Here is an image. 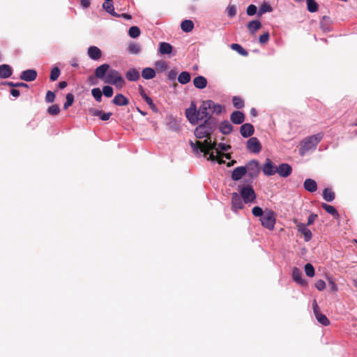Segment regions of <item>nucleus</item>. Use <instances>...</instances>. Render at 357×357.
Masks as SVG:
<instances>
[{"label":"nucleus","mask_w":357,"mask_h":357,"mask_svg":"<svg viewBox=\"0 0 357 357\" xmlns=\"http://www.w3.org/2000/svg\"><path fill=\"white\" fill-rule=\"evenodd\" d=\"M317 218V215L316 214H311L309 217H308V219H307V225H311L314 223V222L315 221L316 218Z\"/></svg>","instance_id":"nucleus-61"},{"label":"nucleus","mask_w":357,"mask_h":357,"mask_svg":"<svg viewBox=\"0 0 357 357\" xmlns=\"http://www.w3.org/2000/svg\"><path fill=\"white\" fill-rule=\"evenodd\" d=\"M304 189L310 192H314L317 190V182L312 178H307L303 183Z\"/></svg>","instance_id":"nucleus-20"},{"label":"nucleus","mask_w":357,"mask_h":357,"mask_svg":"<svg viewBox=\"0 0 357 357\" xmlns=\"http://www.w3.org/2000/svg\"><path fill=\"white\" fill-rule=\"evenodd\" d=\"M104 82L114 85L118 89L123 88L126 84V81L119 72L114 69L108 71Z\"/></svg>","instance_id":"nucleus-4"},{"label":"nucleus","mask_w":357,"mask_h":357,"mask_svg":"<svg viewBox=\"0 0 357 357\" xmlns=\"http://www.w3.org/2000/svg\"><path fill=\"white\" fill-rule=\"evenodd\" d=\"M272 10L273 8L271 7V6L268 3L264 1L260 6L259 11L257 13V15L260 17L266 13L272 12Z\"/></svg>","instance_id":"nucleus-34"},{"label":"nucleus","mask_w":357,"mask_h":357,"mask_svg":"<svg viewBox=\"0 0 357 357\" xmlns=\"http://www.w3.org/2000/svg\"><path fill=\"white\" fill-rule=\"evenodd\" d=\"M292 278L293 280L298 284L301 285L306 284V282L302 278V271L296 267L293 268Z\"/></svg>","instance_id":"nucleus-21"},{"label":"nucleus","mask_w":357,"mask_h":357,"mask_svg":"<svg viewBox=\"0 0 357 357\" xmlns=\"http://www.w3.org/2000/svg\"><path fill=\"white\" fill-rule=\"evenodd\" d=\"M173 47L168 43H160L159 52L161 54H169L172 52Z\"/></svg>","instance_id":"nucleus-31"},{"label":"nucleus","mask_w":357,"mask_h":357,"mask_svg":"<svg viewBox=\"0 0 357 357\" xmlns=\"http://www.w3.org/2000/svg\"><path fill=\"white\" fill-rule=\"evenodd\" d=\"M242 198L237 192H233L231 194V209L234 212H237L238 210L242 209L244 207Z\"/></svg>","instance_id":"nucleus-11"},{"label":"nucleus","mask_w":357,"mask_h":357,"mask_svg":"<svg viewBox=\"0 0 357 357\" xmlns=\"http://www.w3.org/2000/svg\"><path fill=\"white\" fill-rule=\"evenodd\" d=\"M252 213L253 215L255 217H261L264 214V211L259 206H255L252 209Z\"/></svg>","instance_id":"nucleus-51"},{"label":"nucleus","mask_w":357,"mask_h":357,"mask_svg":"<svg viewBox=\"0 0 357 357\" xmlns=\"http://www.w3.org/2000/svg\"><path fill=\"white\" fill-rule=\"evenodd\" d=\"M277 167L269 158H266L264 164L261 167V170L264 175L267 176H273L276 173Z\"/></svg>","instance_id":"nucleus-10"},{"label":"nucleus","mask_w":357,"mask_h":357,"mask_svg":"<svg viewBox=\"0 0 357 357\" xmlns=\"http://www.w3.org/2000/svg\"><path fill=\"white\" fill-rule=\"evenodd\" d=\"M91 94L97 102H101L102 92L99 88H94L91 91Z\"/></svg>","instance_id":"nucleus-42"},{"label":"nucleus","mask_w":357,"mask_h":357,"mask_svg":"<svg viewBox=\"0 0 357 357\" xmlns=\"http://www.w3.org/2000/svg\"><path fill=\"white\" fill-rule=\"evenodd\" d=\"M270 38V35L268 32H265L263 34H261L259 38V42L261 44H266Z\"/></svg>","instance_id":"nucleus-54"},{"label":"nucleus","mask_w":357,"mask_h":357,"mask_svg":"<svg viewBox=\"0 0 357 357\" xmlns=\"http://www.w3.org/2000/svg\"><path fill=\"white\" fill-rule=\"evenodd\" d=\"M261 225L265 228L273 230L275 224V213L271 210H266L260 218Z\"/></svg>","instance_id":"nucleus-6"},{"label":"nucleus","mask_w":357,"mask_h":357,"mask_svg":"<svg viewBox=\"0 0 357 357\" xmlns=\"http://www.w3.org/2000/svg\"><path fill=\"white\" fill-rule=\"evenodd\" d=\"M247 27L250 33L253 35L257 30L261 29V23L259 20H252L248 24Z\"/></svg>","instance_id":"nucleus-27"},{"label":"nucleus","mask_w":357,"mask_h":357,"mask_svg":"<svg viewBox=\"0 0 357 357\" xmlns=\"http://www.w3.org/2000/svg\"><path fill=\"white\" fill-rule=\"evenodd\" d=\"M146 102L150 106L151 109L154 112H157V107L153 103L152 99L150 97H146L145 98Z\"/></svg>","instance_id":"nucleus-57"},{"label":"nucleus","mask_w":357,"mask_h":357,"mask_svg":"<svg viewBox=\"0 0 357 357\" xmlns=\"http://www.w3.org/2000/svg\"><path fill=\"white\" fill-rule=\"evenodd\" d=\"M194 86L199 89H203L207 85V79L203 76H197L193 79Z\"/></svg>","instance_id":"nucleus-26"},{"label":"nucleus","mask_w":357,"mask_h":357,"mask_svg":"<svg viewBox=\"0 0 357 357\" xmlns=\"http://www.w3.org/2000/svg\"><path fill=\"white\" fill-rule=\"evenodd\" d=\"M247 149L253 153H259L261 151V144L257 137L250 138L246 144Z\"/></svg>","instance_id":"nucleus-9"},{"label":"nucleus","mask_w":357,"mask_h":357,"mask_svg":"<svg viewBox=\"0 0 357 357\" xmlns=\"http://www.w3.org/2000/svg\"><path fill=\"white\" fill-rule=\"evenodd\" d=\"M214 149L215 150L217 155H214L213 152L211 153H208V154H209V157L208 158V160L211 161H218L219 164L225 163V161L220 156V153L219 150L215 147Z\"/></svg>","instance_id":"nucleus-37"},{"label":"nucleus","mask_w":357,"mask_h":357,"mask_svg":"<svg viewBox=\"0 0 357 357\" xmlns=\"http://www.w3.org/2000/svg\"><path fill=\"white\" fill-rule=\"evenodd\" d=\"M245 167L247 169V174L251 180L256 178L260 172L259 162L256 160H252L247 162Z\"/></svg>","instance_id":"nucleus-7"},{"label":"nucleus","mask_w":357,"mask_h":357,"mask_svg":"<svg viewBox=\"0 0 357 357\" xmlns=\"http://www.w3.org/2000/svg\"><path fill=\"white\" fill-rule=\"evenodd\" d=\"M194 28V23L190 20H185L181 24V29L183 31L188 33L192 31Z\"/></svg>","instance_id":"nucleus-30"},{"label":"nucleus","mask_w":357,"mask_h":357,"mask_svg":"<svg viewBox=\"0 0 357 357\" xmlns=\"http://www.w3.org/2000/svg\"><path fill=\"white\" fill-rule=\"evenodd\" d=\"M102 8L112 16H118V13L114 11L112 0H105Z\"/></svg>","instance_id":"nucleus-29"},{"label":"nucleus","mask_w":357,"mask_h":357,"mask_svg":"<svg viewBox=\"0 0 357 357\" xmlns=\"http://www.w3.org/2000/svg\"><path fill=\"white\" fill-rule=\"evenodd\" d=\"M232 103L234 105V107L236 109H241L244 107V102L243 100L238 96H234L232 98Z\"/></svg>","instance_id":"nucleus-41"},{"label":"nucleus","mask_w":357,"mask_h":357,"mask_svg":"<svg viewBox=\"0 0 357 357\" xmlns=\"http://www.w3.org/2000/svg\"><path fill=\"white\" fill-rule=\"evenodd\" d=\"M74 102V96L73 93H68L66 95V101L63 105V108L67 109L70 106L73 105Z\"/></svg>","instance_id":"nucleus-46"},{"label":"nucleus","mask_w":357,"mask_h":357,"mask_svg":"<svg viewBox=\"0 0 357 357\" xmlns=\"http://www.w3.org/2000/svg\"><path fill=\"white\" fill-rule=\"evenodd\" d=\"M240 196L245 204L254 202L256 199V193L250 185L239 186Z\"/></svg>","instance_id":"nucleus-5"},{"label":"nucleus","mask_w":357,"mask_h":357,"mask_svg":"<svg viewBox=\"0 0 357 357\" xmlns=\"http://www.w3.org/2000/svg\"><path fill=\"white\" fill-rule=\"evenodd\" d=\"M37 77V72L33 69H29L22 72L20 78L26 82H32Z\"/></svg>","instance_id":"nucleus-13"},{"label":"nucleus","mask_w":357,"mask_h":357,"mask_svg":"<svg viewBox=\"0 0 357 357\" xmlns=\"http://www.w3.org/2000/svg\"><path fill=\"white\" fill-rule=\"evenodd\" d=\"M55 99V95L51 91H48L46 93L45 101L47 102H53Z\"/></svg>","instance_id":"nucleus-55"},{"label":"nucleus","mask_w":357,"mask_h":357,"mask_svg":"<svg viewBox=\"0 0 357 357\" xmlns=\"http://www.w3.org/2000/svg\"><path fill=\"white\" fill-rule=\"evenodd\" d=\"M220 131L224 135H229L233 130L232 125L228 121H224L219 126Z\"/></svg>","instance_id":"nucleus-25"},{"label":"nucleus","mask_w":357,"mask_h":357,"mask_svg":"<svg viewBox=\"0 0 357 357\" xmlns=\"http://www.w3.org/2000/svg\"><path fill=\"white\" fill-rule=\"evenodd\" d=\"M231 148V146L229 145H227L225 144H223V143H220L218 144V149H220L222 151H228L229 149Z\"/></svg>","instance_id":"nucleus-63"},{"label":"nucleus","mask_w":357,"mask_h":357,"mask_svg":"<svg viewBox=\"0 0 357 357\" xmlns=\"http://www.w3.org/2000/svg\"><path fill=\"white\" fill-rule=\"evenodd\" d=\"M112 102L118 106H126L128 105L129 100L123 94L119 93L114 96Z\"/></svg>","instance_id":"nucleus-23"},{"label":"nucleus","mask_w":357,"mask_h":357,"mask_svg":"<svg viewBox=\"0 0 357 357\" xmlns=\"http://www.w3.org/2000/svg\"><path fill=\"white\" fill-rule=\"evenodd\" d=\"M112 114L111 112L104 113L101 112V114L99 117L102 121H107L110 118Z\"/></svg>","instance_id":"nucleus-60"},{"label":"nucleus","mask_w":357,"mask_h":357,"mask_svg":"<svg viewBox=\"0 0 357 357\" xmlns=\"http://www.w3.org/2000/svg\"><path fill=\"white\" fill-rule=\"evenodd\" d=\"M328 285L332 291L335 292L337 290V287L333 280H329Z\"/></svg>","instance_id":"nucleus-62"},{"label":"nucleus","mask_w":357,"mask_h":357,"mask_svg":"<svg viewBox=\"0 0 357 357\" xmlns=\"http://www.w3.org/2000/svg\"><path fill=\"white\" fill-rule=\"evenodd\" d=\"M255 132L254 126L250 123L243 124L240 128L241 135L243 137H249L253 135Z\"/></svg>","instance_id":"nucleus-14"},{"label":"nucleus","mask_w":357,"mask_h":357,"mask_svg":"<svg viewBox=\"0 0 357 357\" xmlns=\"http://www.w3.org/2000/svg\"><path fill=\"white\" fill-rule=\"evenodd\" d=\"M210 104V111H211V114H220L224 109V107L214 102L213 100H208Z\"/></svg>","instance_id":"nucleus-28"},{"label":"nucleus","mask_w":357,"mask_h":357,"mask_svg":"<svg viewBox=\"0 0 357 357\" xmlns=\"http://www.w3.org/2000/svg\"><path fill=\"white\" fill-rule=\"evenodd\" d=\"M142 76L145 79H151L155 77V71L151 68H145L142 70Z\"/></svg>","instance_id":"nucleus-32"},{"label":"nucleus","mask_w":357,"mask_h":357,"mask_svg":"<svg viewBox=\"0 0 357 357\" xmlns=\"http://www.w3.org/2000/svg\"><path fill=\"white\" fill-rule=\"evenodd\" d=\"M10 94L13 96V97H18L20 96V92L18 89H12L10 91Z\"/></svg>","instance_id":"nucleus-64"},{"label":"nucleus","mask_w":357,"mask_h":357,"mask_svg":"<svg viewBox=\"0 0 357 357\" xmlns=\"http://www.w3.org/2000/svg\"><path fill=\"white\" fill-rule=\"evenodd\" d=\"M215 121H206L202 124L198 126L195 130V135L199 139L206 137L203 142L196 141L190 142V144L195 154L203 153L204 155H208V152L215 149L216 142H211V135L215 128Z\"/></svg>","instance_id":"nucleus-1"},{"label":"nucleus","mask_w":357,"mask_h":357,"mask_svg":"<svg viewBox=\"0 0 357 357\" xmlns=\"http://www.w3.org/2000/svg\"><path fill=\"white\" fill-rule=\"evenodd\" d=\"M276 173L281 177L286 178L292 173V167L287 163H282L277 167Z\"/></svg>","instance_id":"nucleus-12"},{"label":"nucleus","mask_w":357,"mask_h":357,"mask_svg":"<svg viewBox=\"0 0 357 357\" xmlns=\"http://www.w3.org/2000/svg\"><path fill=\"white\" fill-rule=\"evenodd\" d=\"M102 92L104 94V96L107 97V98L112 97L113 93H114L113 89L110 86H103Z\"/></svg>","instance_id":"nucleus-49"},{"label":"nucleus","mask_w":357,"mask_h":357,"mask_svg":"<svg viewBox=\"0 0 357 357\" xmlns=\"http://www.w3.org/2000/svg\"><path fill=\"white\" fill-rule=\"evenodd\" d=\"M140 45L136 43H131L128 47V52L131 54H137L140 52Z\"/></svg>","instance_id":"nucleus-38"},{"label":"nucleus","mask_w":357,"mask_h":357,"mask_svg":"<svg viewBox=\"0 0 357 357\" xmlns=\"http://www.w3.org/2000/svg\"><path fill=\"white\" fill-rule=\"evenodd\" d=\"M335 192L331 188H326L323 190V198L326 202H332L335 199Z\"/></svg>","instance_id":"nucleus-33"},{"label":"nucleus","mask_w":357,"mask_h":357,"mask_svg":"<svg viewBox=\"0 0 357 357\" xmlns=\"http://www.w3.org/2000/svg\"><path fill=\"white\" fill-rule=\"evenodd\" d=\"M323 137V134L319 132L316 135L305 137L300 143L299 153L304 155L309 150L314 149Z\"/></svg>","instance_id":"nucleus-3"},{"label":"nucleus","mask_w":357,"mask_h":357,"mask_svg":"<svg viewBox=\"0 0 357 357\" xmlns=\"http://www.w3.org/2000/svg\"><path fill=\"white\" fill-rule=\"evenodd\" d=\"M177 76V71L175 69L171 70L167 74V77L169 80H175Z\"/></svg>","instance_id":"nucleus-58"},{"label":"nucleus","mask_w":357,"mask_h":357,"mask_svg":"<svg viewBox=\"0 0 357 357\" xmlns=\"http://www.w3.org/2000/svg\"><path fill=\"white\" fill-rule=\"evenodd\" d=\"M109 68V65L107 63H104L96 68L95 70V76L99 79L105 78L107 75V73H108Z\"/></svg>","instance_id":"nucleus-16"},{"label":"nucleus","mask_w":357,"mask_h":357,"mask_svg":"<svg viewBox=\"0 0 357 357\" xmlns=\"http://www.w3.org/2000/svg\"><path fill=\"white\" fill-rule=\"evenodd\" d=\"M227 13L228 17H234L236 15V6H234V5L229 6L227 8Z\"/></svg>","instance_id":"nucleus-52"},{"label":"nucleus","mask_w":357,"mask_h":357,"mask_svg":"<svg viewBox=\"0 0 357 357\" xmlns=\"http://www.w3.org/2000/svg\"><path fill=\"white\" fill-rule=\"evenodd\" d=\"M230 120L235 124H241L245 121V114L240 111H235L231 114Z\"/></svg>","instance_id":"nucleus-19"},{"label":"nucleus","mask_w":357,"mask_h":357,"mask_svg":"<svg viewBox=\"0 0 357 357\" xmlns=\"http://www.w3.org/2000/svg\"><path fill=\"white\" fill-rule=\"evenodd\" d=\"M155 68L158 71L162 72L167 68V63L164 61H158L155 63Z\"/></svg>","instance_id":"nucleus-48"},{"label":"nucleus","mask_w":357,"mask_h":357,"mask_svg":"<svg viewBox=\"0 0 357 357\" xmlns=\"http://www.w3.org/2000/svg\"><path fill=\"white\" fill-rule=\"evenodd\" d=\"M89 56L95 61L100 59L102 57V53L100 48L96 46H91L88 49Z\"/></svg>","instance_id":"nucleus-15"},{"label":"nucleus","mask_w":357,"mask_h":357,"mask_svg":"<svg viewBox=\"0 0 357 357\" xmlns=\"http://www.w3.org/2000/svg\"><path fill=\"white\" fill-rule=\"evenodd\" d=\"M126 77L130 82L137 81L140 77L139 72L134 68H130L126 73Z\"/></svg>","instance_id":"nucleus-24"},{"label":"nucleus","mask_w":357,"mask_h":357,"mask_svg":"<svg viewBox=\"0 0 357 357\" xmlns=\"http://www.w3.org/2000/svg\"><path fill=\"white\" fill-rule=\"evenodd\" d=\"M210 104L208 100H204L197 109L195 102H191L190 107L185 109V116L190 123L196 125L199 121H214L211 117Z\"/></svg>","instance_id":"nucleus-2"},{"label":"nucleus","mask_w":357,"mask_h":357,"mask_svg":"<svg viewBox=\"0 0 357 357\" xmlns=\"http://www.w3.org/2000/svg\"><path fill=\"white\" fill-rule=\"evenodd\" d=\"M312 307H313L314 316H315L317 321L319 324H322L323 326H328L330 324V321L326 317V316L325 314H322L320 312L319 307L317 305L316 300L313 301Z\"/></svg>","instance_id":"nucleus-8"},{"label":"nucleus","mask_w":357,"mask_h":357,"mask_svg":"<svg viewBox=\"0 0 357 357\" xmlns=\"http://www.w3.org/2000/svg\"><path fill=\"white\" fill-rule=\"evenodd\" d=\"M13 69L8 64H2L0 66V78L6 79L12 75Z\"/></svg>","instance_id":"nucleus-22"},{"label":"nucleus","mask_w":357,"mask_h":357,"mask_svg":"<svg viewBox=\"0 0 357 357\" xmlns=\"http://www.w3.org/2000/svg\"><path fill=\"white\" fill-rule=\"evenodd\" d=\"M247 14L249 15V16H252L254 15H255L257 12V8L255 5L254 4H250L248 8H247Z\"/></svg>","instance_id":"nucleus-53"},{"label":"nucleus","mask_w":357,"mask_h":357,"mask_svg":"<svg viewBox=\"0 0 357 357\" xmlns=\"http://www.w3.org/2000/svg\"><path fill=\"white\" fill-rule=\"evenodd\" d=\"M231 48L242 56H246L248 55V52L239 44L233 43L231 45Z\"/></svg>","instance_id":"nucleus-39"},{"label":"nucleus","mask_w":357,"mask_h":357,"mask_svg":"<svg viewBox=\"0 0 357 357\" xmlns=\"http://www.w3.org/2000/svg\"><path fill=\"white\" fill-rule=\"evenodd\" d=\"M321 207L329 214L332 215L334 218H337L339 214L337 210L333 206L327 204L326 203L321 204Z\"/></svg>","instance_id":"nucleus-36"},{"label":"nucleus","mask_w":357,"mask_h":357,"mask_svg":"<svg viewBox=\"0 0 357 357\" xmlns=\"http://www.w3.org/2000/svg\"><path fill=\"white\" fill-rule=\"evenodd\" d=\"M315 287L316 288L319 290V291H322L325 289L326 287V283L324 280H319L316 282L315 283Z\"/></svg>","instance_id":"nucleus-56"},{"label":"nucleus","mask_w":357,"mask_h":357,"mask_svg":"<svg viewBox=\"0 0 357 357\" xmlns=\"http://www.w3.org/2000/svg\"><path fill=\"white\" fill-rule=\"evenodd\" d=\"M3 84H6L10 87H25V88L28 87V85L24 82H6L3 83Z\"/></svg>","instance_id":"nucleus-50"},{"label":"nucleus","mask_w":357,"mask_h":357,"mask_svg":"<svg viewBox=\"0 0 357 357\" xmlns=\"http://www.w3.org/2000/svg\"><path fill=\"white\" fill-rule=\"evenodd\" d=\"M190 74L187 71H183L180 73L178 77V81L181 84H185L190 81Z\"/></svg>","instance_id":"nucleus-35"},{"label":"nucleus","mask_w":357,"mask_h":357,"mask_svg":"<svg viewBox=\"0 0 357 357\" xmlns=\"http://www.w3.org/2000/svg\"><path fill=\"white\" fill-rule=\"evenodd\" d=\"M47 112L52 116H56L59 114L60 108L57 105H53L48 107Z\"/></svg>","instance_id":"nucleus-45"},{"label":"nucleus","mask_w":357,"mask_h":357,"mask_svg":"<svg viewBox=\"0 0 357 357\" xmlns=\"http://www.w3.org/2000/svg\"><path fill=\"white\" fill-rule=\"evenodd\" d=\"M298 231L304 236V240L307 242L309 241L312 236V234L311 231L307 228L306 225L304 224L298 225Z\"/></svg>","instance_id":"nucleus-18"},{"label":"nucleus","mask_w":357,"mask_h":357,"mask_svg":"<svg viewBox=\"0 0 357 357\" xmlns=\"http://www.w3.org/2000/svg\"><path fill=\"white\" fill-rule=\"evenodd\" d=\"M305 274L309 277H313L314 275V268L313 266L310 263L305 264Z\"/></svg>","instance_id":"nucleus-47"},{"label":"nucleus","mask_w":357,"mask_h":357,"mask_svg":"<svg viewBox=\"0 0 357 357\" xmlns=\"http://www.w3.org/2000/svg\"><path fill=\"white\" fill-rule=\"evenodd\" d=\"M128 33L131 38H137L140 35V29H139V27L135 26H131L129 29Z\"/></svg>","instance_id":"nucleus-44"},{"label":"nucleus","mask_w":357,"mask_h":357,"mask_svg":"<svg viewBox=\"0 0 357 357\" xmlns=\"http://www.w3.org/2000/svg\"><path fill=\"white\" fill-rule=\"evenodd\" d=\"M61 71L60 69L58 67H54L50 73V79L51 81H56L59 75H60Z\"/></svg>","instance_id":"nucleus-43"},{"label":"nucleus","mask_w":357,"mask_h":357,"mask_svg":"<svg viewBox=\"0 0 357 357\" xmlns=\"http://www.w3.org/2000/svg\"><path fill=\"white\" fill-rule=\"evenodd\" d=\"M89 114L91 115V116H100V114H101V110H98V109H93V108H91L89 109Z\"/></svg>","instance_id":"nucleus-59"},{"label":"nucleus","mask_w":357,"mask_h":357,"mask_svg":"<svg viewBox=\"0 0 357 357\" xmlns=\"http://www.w3.org/2000/svg\"><path fill=\"white\" fill-rule=\"evenodd\" d=\"M247 173V169L245 166L236 167L231 174V178L234 181L240 180Z\"/></svg>","instance_id":"nucleus-17"},{"label":"nucleus","mask_w":357,"mask_h":357,"mask_svg":"<svg viewBox=\"0 0 357 357\" xmlns=\"http://www.w3.org/2000/svg\"><path fill=\"white\" fill-rule=\"evenodd\" d=\"M307 10L310 13H315L318 10V4L315 0H306Z\"/></svg>","instance_id":"nucleus-40"}]
</instances>
